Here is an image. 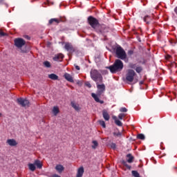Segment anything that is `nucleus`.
I'll return each mask as SVG.
<instances>
[{"label":"nucleus","instance_id":"nucleus-9","mask_svg":"<svg viewBox=\"0 0 177 177\" xmlns=\"http://www.w3.org/2000/svg\"><path fill=\"white\" fill-rule=\"evenodd\" d=\"M18 104L21 106V107H27L28 104H30V101L28 100H26L24 98L20 97L17 100Z\"/></svg>","mask_w":177,"mask_h":177},{"label":"nucleus","instance_id":"nucleus-46","mask_svg":"<svg viewBox=\"0 0 177 177\" xmlns=\"http://www.w3.org/2000/svg\"><path fill=\"white\" fill-rule=\"evenodd\" d=\"M143 83H144L143 81L140 82V85H143Z\"/></svg>","mask_w":177,"mask_h":177},{"label":"nucleus","instance_id":"nucleus-38","mask_svg":"<svg viewBox=\"0 0 177 177\" xmlns=\"http://www.w3.org/2000/svg\"><path fill=\"white\" fill-rule=\"evenodd\" d=\"M129 67H130V68H133L134 70H136V68L137 67L136 64H130Z\"/></svg>","mask_w":177,"mask_h":177},{"label":"nucleus","instance_id":"nucleus-44","mask_svg":"<svg viewBox=\"0 0 177 177\" xmlns=\"http://www.w3.org/2000/svg\"><path fill=\"white\" fill-rule=\"evenodd\" d=\"M51 177H60V176H59L57 174H54Z\"/></svg>","mask_w":177,"mask_h":177},{"label":"nucleus","instance_id":"nucleus-48","mask_svg":"<svg viewBox=\"0 0 177 177\" xmlns=\"http://www.w3.org/2000/svg\"><path fill=\"white\" fill-rule=\"evenodd\" d=\"M2 115V114L1 113H0V117Z\"/></svg>","mask_w":177,"mask_h":177},{"label":"nucleus","instance_id":"nucleus-28","mask_svg":"<svg viewBox=\"0 0 177 177\" xmlns=\"http://www.w3.org/2000/svg\"><path fill=\"white\" fill-rule=\"evenodd\" d=\"M131 174H132L133 176H134V177H140L139 172H138L137 171H132Z\"/></svg>","mask_w":177,"mask_h":177},{"label":"nucleus","instance_id":"nucleus-47","mask_svg":"<svg viewBox=\"0 0 177 177\" xmlns=\"http://www.w3.org/2000/svg\"><path fill=\"white\" fill-rule=\"evenodd\" d=\"M107 73H108L107 71H104V74H107Z\"/></svg>","mask_w":177,"mask_h":177},{"label":"nucleus","instance_id":"nucleus-29","mask_svg":"<svg viewBox=\"0 0 177 177\" xmlns=\"http://www.w3.org/2000/svg\"><path fill=\"white\" fill-rule=\"evenodd\" d=\"M98 122L100 125L102 127V128H106V122H104V120H99Z\"/></svg>","mask_w":177,"mask_h":177},{"label":"nucleus","instance_id":"nucleus-36","mask_svg":"<svg viewBox=\"0 0 177 177\" xmlns=\"http://www.w3.org/2000/svg\"><path fill=\"white\" fill-rule=\"evenodd\" d=\"M8 36V34L6 32H3V31L0 30V37L2 38V37H6Z\"/></svg>","mask_w":177,"mask_h":177},{"label":"nucleus","instance_id":"nucleus-31","mask_svg":"<svg viewBox=\"0 0 177 177\" xmlns=\"http://www.w3.org/2000/svg\"><path fill=\"white\" fill-rule=\"evenodd\" d=\"M136 73H142V71H143V68H142V66H138L136 68Z\"/></svg>","mask_w":177,"mask_h":177},{"label":"nucleus","instance_id":"nucleus-20","mask_svg":"<svg viewBox=\"0 0 177 177\" xmlns=\"http://www.w3.org/2000/svg\"><path fill=\"white\" fill-rule=\"evenodd\" d=\"M84 175V167H82L78 169L76 177H82Z\"/></svg>","mask_w":177,"mask_h":177},{"label":"nucleus","instance_id":"nucleus-33","mask_svg":"<svg viewBox=\"0 0 177 177\" xmlns=\"http://www.w3.org/2000/svg\"><path fill=\"white\" fill-rule=\"evenodd\" d=\"M111 149H113V150H115L117 149V145L114 142H112L109 145Z\"/></svg>","mask_w":177,"mask_h":177},{"label":"nucleus","instance_id":"nucleus-45","mask_svg":"<svg viewBox=\"0 0 177 177\" xmlns=\"http://www.w3.org/2000/svg\"><path fill=\"white\" fill-rule=\"evenodd\" d=\"M5 2V0H0V3H3Z\"/></svg>","mask_w":177,"mask_h":177},{"label":"nucleus","instance_id":"nucleus-39","mask_svg":"<svg viewBox=\"0 0 177 177\" xmlns=\"http://www.w3.org/2000/svg\"><path fill=\"white\" fill-rule=\"evenodd\" d=\"M127 55H128V56H132V55H133V50H129L127 52Z\"/></svg>","mask_w":177,"mask_h":177},{"label":"nucleus","instance_id":"nucleus-19","mask_svg":"<svg viewBox=\"0 0 177 177\" xmlns=\"http://www.w3.org/2000/svg\"><path fill=\"white\" fill-rule=\"evenodd\" d=\"M127 158H128L127 162H129V164H131V162H133V160L135 159L133 156H132V154H131V153H128L127 155Z\"/></svg>","mask_w":177,"mask_h":177},{"label":"nucleus","instance_id":"nucleus-1","mask_svg":"<svg viewBox=\"0 0 177 177\" xmlns=\"http://www.w3.org/2000/svg\"><path fill=\"white\" fill-rule=\"evenodd\" d=\"M99 84L100 83L96 84L97 88L98 89L97 91V94L92 93L91 96L93 98H94V100H95L97 103H100V104H103V103H104V101L100 100L99 97H100V96H102V94L104 92V91H106V86L104 85V84Z\"/></svg>","mask_w":177,"mask_h":177},{"label":"nucleus","instance_id":"nucleus-35","mask_svg":"<svg viewBox=\"0 0 177 177\" xmlns=\"http://www.w3.org/2000/svg\"><path fill=\"white\" fill-rule=\"evenodd\" d=\"M120 113H127L128 111V109L125 107H122L120 109Z\"/></svg>","mask_w":177,"mask_h":177},{"label":"nucleus","instance_id":"nucleus-25","mask_svg":"<svg viewBox=\"0 0 177 177\" xmlns=\"http://www.w3.org/2000/svg\"><path fill=\"white\" fill-rule=\"evenodd\" d=\"M113 136H115L116 138H121V136H122V133L120 131H114L113 133Z\"/></svg>","mask_w":177,"mask_h":177},{"label":"nucleus","instance_id":"nucleus-14","mask_svg":"<svg viewBox=\"0 0 177 177\" xmlns=\"http://www.w3.org/2000/svg\"><path fill=\"white\" fill-rule=\"evenodd\" d=\"M6 143L9 145V146H17V142L15 139H8L6 141Z\"/></svg>","mask_w":177,"mask_h":177},{"label":"nucleus","instance_id":"nucleus-4","mask_svg":"<svg viewBox=\"0 0 177 177\" xmlns=\"http://www.w3.org/2000/svg\"><path fill=\"white\" fill-rule=\"evenodd\" d=\"M115 55L118 59H120V60H126L127 55L125 50L122 48L121 46H118L115 49Z\"/></svg>","mask_w":177,"mask_h":177},{"label":"nucleus","instance_id":"nucleus-8","mask_svg":"<svg viewBox=\"0 0 177 177\" xmlns=\"http://www.w3.org/2000/svg\"><path fill=\"white\" fill-rule=\"evenodd\" d=\"M95 31L97 32V34H100V35H103L104 37H106V34L109 32V29L104 26H99L97 28H95Z\"/></svg>","mask_w":177,"mask_h":177},{"label":"nucleus","instance_id":"nucleus-5","mask_svg":"<svg viewBox=\"0 0 177 177\" xmlns=\"http://www.w3.org/2000/svg\"><path fill=\"white\" fill-rule=\"evenodd\" d=\"M87 21L92 28H96V27L99 26V21L93 16H89L87 19Z\"/></svg>","mask_w":177,"mask_h":177},{"label":"nucleus","instance_id":"nucleus-34","mask_svg":"<svg viewBox=\"0 0 177 177\" xmlns=\"http://www.w3.org/2000/svg\"><path fill=\"white\" fill-rule=\"evenodd\" d=\"M124 117H127V115L125 113H120L118 115L119 120H123Z\"/></svg>","mask_w":177,"mask_h":177},{"label":"nucleus","instance_id":"nucleus-17","mask_svg":"<svg viewBox=\"0 0 177 177\" xmlns=\"http://www.w3.org/2000/svg\"><path fill=\"white\" fill-rule=\"evenodd\" d=\"M144 21L145 23H147V24H150V23H151V21H153V18L149 15H146L144 17Z\"/></svg>","mask_w":177,"mask_h":177},{"label":"nucleus","instance_id":"nucleus-15","mask_svg":"<svg viewBox=\"0 0 177 177\" xmlns=\"http://www.w3.org/2000/svg\"><path fill=\"white\" fill-rule=\"evenodd\" d=\"M64 77L66 81H68L69 82H74V80L73 79V76H71V75L65 73Z\"/></svg>","mask_w":177,"mask_h":177},{"label":"nucleus","instance_id":"nucleus-37","mask_svg":"<svg viewBox=\"0 0 177 177\" xmlns=\"http://www.w3.org/2000/svg\"><path fill=\"white\" fill-rule=\"evenodd\" d=\"M115 124H116L118 125V127H122V123L121 121H120L119 120H116L115 122Z\"/></svg>","mask_w":177,"mask_h":177},{"label":"nucleus","instance_id":"nucleus-6","mask_svg":"<svg viewBox=\"0 0 177 177\" xmlns=\"http://www.w3.org/2000/svg\"><path fill=\"white\" fill-rule=\"evenodd\" d=\"M136 75V73H135V71L132 69H129L126 75L127 81H128V82H133V78L135 77Z\"/></svg>","mask_w":177,"mask_h":177},{"label":"nucleus","instance_id":"nucleus-41","mask_svg":"<svg viewBox=\"0 0 177 177\" xmlns=\"http://www.w3.org/2000/svg\"><path fill=\"white\" fill-rule=\"evenodd\" d=\"M21 53H27V49H21Z\"/></svg>","mask_w":177,"mask_h":177},{"label":"nucleus","instance_id":"nucleus-43","mask_svg":"<svg viewBox=\"0 0 177 177\" xmlns=\"http://www.w3.org/2000/svg\"><path fill=\"white\" fill-rule=\"evenodd\" d=\"M113 120H114L115 122V121H118V119H117V116H113Z\"/></svg>","mask_w":177,"mask_h":177},{"label":"nucleus","instance_id":"nucleus-27","mask_svg":"<svg viewBox=\"0 0 177 177\" xmlns=\"http://www.w3.org/2000/svg\"><path fill=\"white\" fill-rule=\"evenodd\" d=\"M137 139H140V140H145V139H146V137L143 134L140 133L137 135Z\"/></svg>","mask_w":177,"mask_h":177},{"label":"nucleus","instance_id":"nucleus-16","mask_svg":"<svg viewBox=\"0 0 177 177\" xmlns=\"http://www.w3.org/2000/svg\"><path fill=\"white\" fill-rule=\"evenodd\" d=\"M56 171L59 172V174H62L64 171V167L62 165H57L55 167Z\"/></svg>","mask_w":177,"mask_h":177},{"label":"nucleus","instance_id":"nucleus-11","mask_svg":"<svg viewBox=\"0 0 177 177\" xmlns=\"http://www.w3.org/2000/svg\"><path fill=\"white\" fill-rule=\"evenodd\" d=\"M63 59H64V55L62 53L57 54L53 58L54 62H62Z\"/></svg>","mask_w":177,"mask_h":177},{"label":"nucleus","instance_id":"nucleus-24","mask_svg":"<svg viewBox=\"0 0 177 177\" xmlns=\"http://www.w3.org/2000/svg\"><path fill=\"white\" fill-rule=\"evenodd\" d=\"M28 167L30 171H32V172H34V171H35V169H36V168H37V167H35V163H34V164H32V163H29V164L28 165Z\"/></svg>","mask_w":177,"mask_h":177},{"label":"nucleus","instance_id":"nucleus-32","mask_svg":"<svg viewBox=\"0 0 177 177\" xmlns=\"http://www.w3.org/2000/svg\"><path fill=\"white\" fill-rule=\"evenodd\" d=\"M93 145H92V149H96V147H97V146L99 145L97 141L96 140L93 141Z\"/></svg>","mask_w":177,"mask_h":177},{"label":"nucleus","instance_id":"nucleus-42","mask_svg":"<svg viewBox=\"0 0 177 177\" xmlns=\"http://www.w3.org/2000/svg\"><path fill=\"white\" fill-rule=\"evenodd\" d=\"M75 67L76 70H77V71L80 70V68L78 65H75Z\"/></svg>","mask_w":177,"mask_h":177},{"label":"nucleus","instance_id":"nucleus-13","mask_svg":"<svg viewBox=\"0 0 177 177\" xmlns=\"http://www.w3.org/2000/svg\"><path fill=\"white\" fill-rule=\"evenodd\" d=\"M102 116L105 121H109L110 120V115H109V113L106 109L102 111Z\"/></svg>","mask_w":177,"mask_h":177},{"label":"nucleus","instance_id":"nucleus-21","mask_svg":"<svg viewBox=\"0 0 177 177\" xmlns=\"http://www.w3.org/2000/svg\"><path fill=\"white\" fill-rule=\"evenodd\" d=\"M48 78H50V80H53V81H56L59 80V76L55 73H51L48 75Z\"/></svg>","mask_w":177,"mask_h":177},{"label":"nucleus","instance_id":"nucleus-10","mask_svg":"<svg viewBox=\"0 0 177 177\" xmlns=\"http://www.w3.org/2000/svg\"><path fill=\"white\" fill-rule=\"evenodd\" d=\"M64 49H66V50L70 53H74V52H75V48H74L71 43H65Z\"/></svg>","mask_w":177,"mask_h":177},{"label":"nucleus","instance_id":"nucleus-30","mask_svg":"<svg viewBox=\"0 0 177 177\" xmlns=\"http://www.w3.org/2000/svg\"><path fill=\"white\" fill-rule=\"evenodd\" d=\"M44 66H45L47 68H50V62H49L48 61H45L43 63Z\"/></svg>","mask_w":177,"mask_h":177},{"label":"nucleus","instance_id":"nucleus-7","mask_svg":"<svg viewBox=\"0 0 177 177\" xmlns=\"http://www.w3.org/2000/svg\"><path fill=\"white\" fill-rule=\"evenodd\" d=\"M14 44L18 49H21L26 45V41L21 38H17L14 40Z\"/></svg>","mask_w":177,"mask_h":177},{"label":"nucleus","instance_id":"nucleus-22","mask_svg":"<svg viewBox=\"0 0 177 177\" xmlns=\"http://www.w3.org/2000/svg\"><path fill=\"white\" fill-rule=\"evenodd\" d=\"M34 164L35 166L36 165V167H37L39 169H41V168H42V163H41V161L39 160H35Z\"/></svg>","mask_w":177,"mask_h":177},{"label":"nucleus","instance_id":"nucleus-3","mask_svg":"<svg viewBox=\"0 0 177 177\" xmlns=\"http://www.w3.org/2000/svg\"><path fill=\"white\" fill-rule=\"evenodd\" d=\"M90 75L91 80H93V81H94L96 84H102V82H103V76H102V74L98 70L91 69Z\"/></svg>","mask_w":177,"mask_h":177},{"label":"nucleus","instance_id":"nucleus-26","mask_svg":"<svg viewBox=\"0 0 177 177\" xmlns=\"http://www.w3.org/2000/svg\"><path fill=\"white\" fill-rule=\"evenodd\" d=\"M122 165H124V167H126L128 169H131V167L130 165H128V163L127 162V161L125 160H122Z\"/></svg>","mask_w":177,"mask_h":177},{"label":"nucleus","instance_id":"nucleus-18","mask_svg":"<svg viewBox=\"0 0 177 177\" xmlns=\"http://www.w3.org/2000/svg\"><path fill=\"white\" fill-rule=\"evenodd\" d=\"M71 105L76 111H80V110H81V108H80V105L75 104V102H71Z\"/></svg>","mask_w":177,"mask_h":177},{"label":"nucleus","instance_id":"nucleus-23","mask_svg":"<svg viewBox=\"0 0 177 177\" xmlns=\"http://www.w3.org/2000/svg\"><path fill=\"white\" fill-rule=\"evenodd\" d=\"M59 113H60V111L59 110V106H54L53 108V113L54 114V115H57Z\"/></svg>","mask_w":177,"mask_h":177},{"label":"nucleus","instance_id":"nucleus-2","mask_svg":"<svg viewBox=\"0 0 177 177\" xmlns=\"http://www.w3.org/2000/svg\"><path fill=\"white\" fill-rule=\"evenodd\" d=\"M106 68H109L113 74L118 73V71H122V68H124V62H122L121 59H115L113 64L107 66Z\"/></svg>","mask_w":177,"mask_h":177},{"label":"nucleus","instance_id":"nucleus-40","mask_svg":"<svg viewBox=\"0 0 177 177\" xmlns=\"http://www.w3.org/2000/svg\"><path fill=\"white\" fill-rule=\"evenodd\" d=\"M86 86H87L88 88H92V85L91 84V83L89 82H86L85 83Z\"/></svg>","mask_w":177,"mask_h":177},{"label":"nucleus","instance_id":"nucleus-12","mask_svg":"<svg viewBox=\"0 0 177 177\" xmlns=\"http://www.w3.org/2000/svg\"><path fill=\"white\" fill-rule=\"evenodd\" d=\"M62 19H56V18H52L48 21V24L51 25L53 24V23H55L56 24H59V23H61Z\"/></svg>","mask_w":177,"mask_h":177}]
</instances>
